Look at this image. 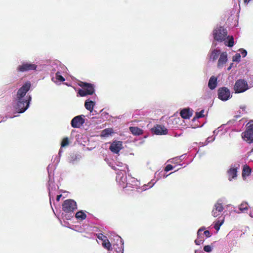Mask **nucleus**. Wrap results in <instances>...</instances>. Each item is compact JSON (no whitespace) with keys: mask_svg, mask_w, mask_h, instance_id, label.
Masks as SVG:
<instances>
[{"mask_svg":"<svg viewBox=\"0 0 253 253\" xmlns=\"http://www.w3.org/2000/svg\"><path fill=\"white\" fill-rule=\"evenodd\" d=\"M30 82L25 83L17 91L14 100V108L18 113L24 112L29 107L32 99L31 96L27 93L30 89Z\"/></svg>","mask_w":253,"mask_h":253,"instance_id":"obj_1","label":"nucleus"},{"mask_svg":"<svg viewBox=\"0 0 253 253\" xmlns=\"http://www.w3.org/2000/svg\"><path fill=\"white\" fill-rule=\"evenodd\" d=\"M212 34L214 41L221 42L225 40L227 36V32L222 27L219 26L213 30Z\"/></svg>","mask_w":253,"mask_h":253,"instance_id":"obj_2","label":"nucleus"},{"mask_svg":"<svg viewBox=\"0 0 253 253\" xmlns=\"http://www.w3.org/2000/svg\"><path fill=\"white\" fill-rule=\"evenodd\" d=\"M119 171L117 173L116 181L123 188L131 187L132 184L126 182V172L123 169H118Z\"/></svg>","mask_w":253,"mask_h":253,"instance_id":"obj_3","label":"nucleus"},{"mask_svg":"<svg viewBox=\"0 0 253 253\" xmlns=\"http://www.w3.org/2000/svg\"><path fill=\"white\" fill-rule=\"evenodd\" d=\"M246 130L242 134L244 140L249 143L253 142V121L247 124Z\"/></svg>","mask_w":253,"mask_h":253,"instance_id":"obj_4","label":"nucleus"},{"mask_svg":"<svg viewBox=\"0 0 253 253\" xmlns=\"http://www.w3.org/2000/svg\"><path fill=\"white\" fill-rule=\"evenodd\" d=\"M49 168H48V189L49 191V196L50 201L51 202V199H53L57 190L56 186L54 184L53 178L52 177V174L51 171H49Z\"/></svg>","mask_w":253,"mask_h":253,"instance_id":"obj_5","label":"nucleus"},{"mask_svg":"<svg viewBox=\"0 0 253 253\" xmlns=\"http://www.w3.org/2000/svg\"><path fill=\"white\" fill-rule=\"evenodd\" d=\"M249 88L247 82L244 79H239L235 84L234 90L235 93H242Z\"/></svg>","mask_w":253,"mask_h":253,"instance_id":"obj_6","label":"nucleus"},{"mask_svg":"<svg viewBox=\"0 0 253 253\" xmlns=\"http://www.w3.org/2000/svg\"><path fill=\"white\" fill-rule=\"evenodd\" d=\"M80 85L82 87V89H80L78 93L81 96L91 95L94 92V86L90 84L82 83Z\"/></svg>","mask_w":253,"mask_h":253,"instance_id":"obj_7","label":"nucleus"},{"mask_svg":"<svg viewBox=\"0 0 253 253\" xmlns=\"http://www.w3.org/2000/svg\"><path fill=\"white\" fill-rule=\"evenodd\" d=\"M57 67L56 76L52 78V81L55 83L63 82L65 81V79L61 76V74L66 72V68L59 61H57Z\"/></svg>","mask_w":253,"mask_h":253,"instance_id":"obj_8","label":"nucleus"},{"mask_svg":"<svg viewBox=\"0 0 253 253\" xmlns=\"http://www.w3.org/2000/svg\"><path fill=\"white\" fill-rule=\"evenodd\" d=\"M77 208L76 202L71 199L65 200L62 205L63 210L66 213H72Z\"/></svg>","mask_w":253,"mask_h":253,"instance_id":"obj_9","label":"nucleus"},{"mask_svg":"<svg viewBox=\"0 0 253 253\" xmlns=\"http://www.w3.org/2000/svg\"><path fill=\"white\" fill-rule=\"evenodd\" d=\"M37 68V65L30 62H23L17 68V71L20 72H24L31 70H35Z\"/></svg>","mask_w":253,"mask_h":253,"instance_id":"obj_10","label":"nucleus"},{"mask_svg":"<svg viewBox=\"0 0 253 253\" xmlns=\"http://www.w3.org/2000/svg\"><path fill=\"white\" fill-rule=\"evenodd\" d=\"M218 98L222 101H227L232 96L230 90L225 87L219 88L218 90Z\"/></svg>","mask_w":253,"mask_h":253,"instance_id":"obj_11","label":"nucleus"},{"mask_svg":"<svg viewBox=\"0 0 253 253\" xmlns=\"http://www.w3.org/2000/svg\"><path fill=\"white\" fill-rule=\"evenodd\" d=\"M240 165L236 164L232 165L227 171L228 180L232 181L233 179L236 178L237 176V170L239 169Z\"/></svg>","mask_w":253,"mask_h":253,"instance_id":"obj_12","label":"nucleus"},{"mask_svg":"<svg viewBox=\"0 0 253 253\" xmlns=\"http://www.w3.org/2000/svg\"><path fill=\"white\" fill-rule=\"evenodd\" d=\"M216 43L213 42L211 49L209 53V56L210 60L213 61H215L218 57L219 55H220V50L217 48H214L216 46Z\"/></svg>","mask_w":253,"mask_h":253,"instance_id":"obj_13","label":"nucleus"},{"mask_svg":"<svg viewBox=\"0 0 253 253\" xmlns=\"http://www.w3.org/2000/svg\"><path fill=\"white\" fill-rule=\"evenodd\" d=\"M83 117L84 116L80 115L74 117L71 121V126L74 128H80L85 122Z\"/></svg>","mask_w":253,"mask_h":253,"instance_id":"obj_14","label":"nucleus"},{"mask_svg":"<svg viewBox=\"0 0 253 253\" xmlns=\"http://www.w3.org/2000/svg\"><path fill=\"white\" fill-rule=\"evenodd\" d=\"M224 208L222 205L221 200H218L217 202L214 205L213 209L211 212V214L213 217H217L218 216L220 212H221Z\"/></svg>","mask_w":253,"mask_h":253,"instance_id":"obj_15","label":"nucleus"},{"mask_svg":"<svg viewBox=\"0 0 253 253\" xmlns=\"http://www.w3.org/2000/svg\"><path fill=\"white\" fill-rule=\"evenodd\" d=\"M123 148L122 141H113L110 146L109 149L111 152L115 154H118L119 151Z\"/></svg>","mask_w":253,"mask_h":253,"instance_id":"obj_16","label":"nucleus"},{"mask_svg":"<svg viewBox=\"0 0 253 253\" xmlns=\"http://www.w3.org/2000/svg\"><path fill=\"white\" fill-rule=\"evenodd\" d=\"M227 54L226 52H222L219 56V58L218 61L217 67L218 68H221L223 67L225 63L227 61Z\"/></svg>","mask_w":253,"mask_h":253,"instance_id":"obj_17","label":"nucleus"},{"mask_svg":"<svg viewBox=\"0 0 253 253\" xmlns=\"http://www.w3.org/2000/svg\"><path fill=\"white\" fill-rule=\"evenodd\" d=\"M153 130L157 135H165L168 133V129L164 126L161 125H157L153 129Z\"/></svg>","mask_w":253,"mask_h":253,"instance_id":"obj_18","label":"nucleus"},{"mask_svg":"<svg viewBox=\"0 0 253 253\" xmlns=\"http://www.w3.org/2000/svg\"><path fill=\"white\" fill-rule=\"evenodd\" d=\"M116 238L117 240L120 241V246L118 248H116L115 245H114V248L117 253H124V242L120 236H117Z\"/></svg>","mask_w":253,"mask_h":253,"instance_id":"obj_19","label":"nucleus"},{"mask_svg":"<svg viewBox=\"0 0 253 253\" xmlns=\"http://www.w3.org/2000/svg\"><path fill=\"white\" fill-rule=\"evenodd\" d=\"M217 78L214 76H211L210 78L208 83V86L211 89H213L216 87L217 84Z\"/></svg>","mask_w":253,"mask_h":253,"instance_id":"obj_20","label":"nucleus"},{"mask_svg":"<svg viewBox=\"0 0 253 253\" xmlns=\"http://www.w3.org/2000/svg\"><path fill=\"white\" fill-rule=\"evenodd\" d=\"M82 156L80 154H73L69 158V162L72 164L76 163L80 160Z\"/></svg>","mask_w":253,"mask_h":253,"instance_id":"obj_21","label":"nucleus"},{"mask_svg":"<svg viewBox=\"0 0 253 253\" xmlns=\"http://www.w3.org/2000/svg\"><path fill=\"white\" fill-rule=\"evenodd\" d=\"M70 143V141L68 137H65L62 139V141L61 143V148L59 150L58 153L59 156L61 155V153L62 152V148L67 147L68 146H69Z\"/></svg>","mask_w":253,"mask_h":253,"instance_id":"obj_22","label":"nucleus"},{"mask_svg":"<svg viewBox=\"0 0 253 253\" xmlns=\"http://www.w3.org/2000/svg\"><path fill=\"white\" fill-rule=\"evenodd\" d=\"M95 105L94 101H91L90 100L87 99L84 103L85 108L90 112L93 111V107Z\"/></svg>","mask_w":253,"mask_h":253,"instance_id":"obj_23","label":"nucleus"},{"mask_svg":"<svg viewBox=\"0 0 253 253\" xmlns=\"http://www.w3.org/2000/svg\"><path fill=\"white\" fill-rule=\"evenodd\" d=\"M251 173V169L249 166L244 165L242 171V176L244 179H245L247 176H248Z\"/></svg>","mask_w":253,"mask_h":253,"instance_id":"obj_24","label":"nucleus"},{"mask_svg":"<svg viewBox=\"0 0 253 253\" xmlns=\"http://www.w3.org/2000/svg\"><path fill=\"white\" fill-rule=\"evenodd\" d=\"M116 166L113 165V164H111V163L109 164V166L115 170H118V169H123V168H127V165L126 164H123L121 162H118L116 164Z\"/></svg>","mask_w":253,"mask_h":253,"instance_id":"obj_25","label":"nucleus"},{"mask_svg":"<svg viewBox=\"0 0 253 253\" xmlns=\"http://www.w3.org/2000/svg\"><path fill=\"white\" fill-rule=\"evenodd\" d=\"M129 130L134 135H139L143 133V130L137 127L131 126L129 127Z\"/></svg>","mask_w":253,"mask_h":253,"instance_id":"obj_26","label":"nucleus"},{"mask_svg":"<svg viewBox=\"0 0 253 253\" xmlns=\"http://www.w3.org/2000/svg\"><path fill=\"white\" fill-rule=\"evenodd\" d=\"M114 133V130L112 128H108L103 130L101 133L102 137H108Z\"/></svg>","mask_w":253,"mask_h":253,"instance_id":"obj_27","label":"nucleus"},{"mask_svg":"<svg viewBox=\"0 0 253 253\" xmlns=\"http://www.w3.org/2000/svg\"><path fill=\"white\" fill-rule=\"evenodd\" d=\"M180 115L184 119H189L192 114L188 109H183L180 112Z\"/></svg>","mask_w":253,"mask_h":253,"instance_id":"obj_28","label":"nucleus"},{"mask_svg":"<svg viewBox=\"0 0 253 253\" xmlns=\"http://www.w3.org/2000/svg\"><path fill=\"white\" fill-rule=\"evenodd\" d=\"M239 210L243 212H245L249 209V205L248 203L243 202L239 205Z\"/></svg>","mask_w":253,"mask_h":253,"instance_id":"obj_29","label":"nucleus"},{"mask_svg":"<svg viewBox=\"0 0 253 253\" xmlns=\"http://www.w3.org/2000/svg\"><path fill=\"white\" fill-rule=\"evenodd\" d=\"M224 220L223 218L222 219H218L217 220L214 222V228H215V230H216L217 231H218L219 230L220 226L224 223Z\"/></svg>","mask_w":253,"mask_h":253,"instance_id":"obj_30","label":"nucleus"},{"mask_svg":"<svg viewBox=\"0 0 253 253\" xmlns=\"http://www.w3.org/2000/svg\"><path fill=\"white\" fill-rule=\"evenodd\" d=\"M102 246L104 248L107 249L108 251L112 250L111 244L107 239L103 240L102 243Z\"/></svg>","mask_w":253,"mask_h":253,"instance_id":"obj_31","label":"nucleus"},{"mask_svg":"<svg viewBox=\"0 0 253 253\" xmlns=\"http://www.w3.org/2000/svg\"><path fill=\"white\" fill-rule=\"evenodd\" d=\"M156 182V181H155V180H154V179L152 180L150 182L148 183V184L144 185L142 186V190L143 191H145L150 188L152 187Z\"/></svg>","mask_w":253,"mask_h":253,"instance_id":"obj_32","label":"nucleus"},{"mask_svg":"<svg viewBox=\"0 0 253 253\" xmlns=\"http://www.w3.org/2000/svg\"><path fill=\"white\" fill-rule=\"evenodd\" d=\"M86 217V214L82 211H78L76 214V217L79 219L83 220Z\"/></svg>","mask_w":253,"mask_h":253,"instance_id":"obj_33","label":"nucleus"},{"mask_svg":"<svg viewBox=\"0 0 253 253\" xmlns=\"http://www.w3.org/2000/svg\"><path fill=\"white\" fill-rule=\"evenodd\" d=\"M228 41L225 42V44L229 47H232L234 45V39L232 36L228 37Z\"/></svg>","mask_w":253,"mask_h":253,"instance_id":"obj_34","label":"nucleus"},{"mask_svg":"<svg viewBox=\"0 0 253 253\" xmlns=\"http://www.w3.org/2000/svg\"><path fill=\"white\" fill-rule=\"evenodd\" d=\"M241 54L240 53H237L233 57V61L239 62L241 60Z\"/></svg>","mask_w":253,"mask_h":253,"instance_id":"obj_35","label":"nucleus"},{"mask_svg":"<svg viewBox=\"0 0 253 253\" xmlns=\"http://www.w3.org/2000/svg\"><path fill=\"white\" fill-rule=\"evenodd\" d=\"M52 69H51V73L54 74L55 73L56 74V72H57V61L56 62H54L52 64L51 66Z\"/></svg>","mask_w":253,"mask_h":253,"instance_id":"obj_36","label":"nucleus"},{"mask_svg":"<svg viewBox=\"0 0 253 253\" xmlns=\"http://www.w3.org/2000/svg\"><path fill=\"white\" fill-rule=\"evenodd\" d=\"M204 110H202L201 111H200L199 112H197L196 114V116L197 118L203 117L204 116Z\"/></svg>","mask_w":253,"mask_h":253,"instance_id":"obj_37","label":"nucleus"},{"mask_svg":"<svg viewBox=\"0 0 253 253\" xmlns=\"http://www.w3.org/2000/svg\"><path fill=\"white\" fill-rule=\"evenodd\" d=\"M215 139V137L212 138L211 137H209L206 140L204 145H207L209 143L212 142Z\"/></svg>","mask_w":253,"mask_h":253,"instance_id":"obj_38","label":"nucleus"},{"mask_svg":"<svg viewBox=\"0 0 253 253\" xmlns=\"http://www.w3.org/2000/svg\"><path fill=\"white\" fill-rule=\"evenodd\" d=\"M204 250L206 252H211L212 251V247L210 245L205 246Z\"/></svg>","mask_w":253,"mask_h":253,"instance_id":"obj_39","label":"nucleus"},{"mask_svg":"<svg viewBox=\"0 0 253 253\" xmlns=\"http://www.w3.org/2000/svg\"><path fill=\"white\" fill-rule=\"evenodd\" d=\"M173 169V167L171 165H168L166 167V168H165V170L166 171H169V170H170L172 169Z\"/></svg>","mask_w":253,"mask_h":253,"instance_id":"obj_40","label":"nucleus"},{"mask_svg":"<svg viewBox=\"0 0 253 253\" xmlns=\"http://www.w3.org/2000/svg\"><path fill=\"white\" fill-rule=\"evenodd\" d=\"M240 51L241 52V55H242L243 57H245L247 55V52L246 50L240 49Z\"/></svg>","mask_w":253,"mask_h":253,"instance_id":"obj_41","label":"nucleus"},{"mask_svg":"<svg viewBox=\"0 0 253 253\" xmlns=\"http://www.w3.org/2000/svg\"><path fill=\"white\" fill-rule=\"evenodd\" d=\"M179 159L178 157H175L169 160V161L171 163H177L178 160Z\"/></svg>","mask_w":253,"mask_h":253,"instance_id":"obj_42","label":"nucleus"},{"mask_svg":"<svg viewBox=\"0 0 253 253\" xmlns=\"http://www.w3.org/2000/svg\"><path fill=\"white\" fill-rule=\"evenodd\" d=\"M203 239H197L195 240V244L197 245H200V244L203 243Z\"/></svg>","mask_w":253,"mask_h":253,"instance_id":"obj_43","label":"nucleus"},{"mask_svg":"<svg viewBox=\"0 0 253 253\" xmlns=\"http://www.w3.org/2000/svg\"><path fill=\"white\" fill-rule=\"evenodd\" d=\"M205 229V228L204 227H202V228H200L198 232H197V237L198 238H200V233H201L203 231H204V230Z\"/></svg>","mask_w":253,"mask_h":253,"instance_id":"obj_44","label":"nucleus"},{"mask_svg":"<svg viewBox=\"0 0 253 253\" xmlns=\"http://www.w3.org/2000/svg\"><path fill=\"white\" fill-rule=\"evenodd\" d=\"M204 235L206 236V237H211V235L209 231L206 230L204 232Z\"/></svg>","mask_w":253,"mask_h":253,"instance_id":"obj_45","label":"nucleus"},{"mask_svg":"<svg viewBox=\"0 0 253 253\" xmlns=\"http://www.w3.org/2000/svg\"><path fill=\"white\" fill-rule=\"evenodd\" d=\"M98 238L99 239L101 240L103 242V240L107 239V238L105 236H104L103 234L99 235L98 236Z\"/></svg>","mask_w":253,"mask_h":253,"instance_id":"obj_46","label":"nucleus"},{"mask_svg":"<svg viewBox=\"0 0 253 253\" xmlns=\"http://www.w3.org/2000/svg\"><path fill=\"white\" fill-rule=\"evenodd\" d=\"M62 197V195L60 194V195H58L57 196V197H56V200L57 201H59L61 197Z\"/></svg>","mask_w":253,"mask_h":253,"instance_id":"obj_47","label":"nucleus"},{"mask_svg":"<svg viewBox=\"0 0 253 253\" xmlns=\"http://www.w3.org/2000/svg\"><path fill=\"white\" fill-rule=\"evenodd\" d=\"M72 216L71 215H67L66 214H65V215H64V217H65V219L68 220V219H70V217H71Z\"/></svg>","mask_w":253,"mask_h":253,"instance_id":"obj_48","label":"nucleus"},{"mask_svg":"<svg viewBox=\"0 0 253 253\" xmlns=\"http://www.w3.org/2000/svg\"><path fill=\"white\" fill-rule=\"evenodd\" d=\"M218 131H217L216 130H215L213 131V133L214 134L217 135V133H218Z\"/></svg>","mask_w":253,"mask_h":253,"instance_id":"obj_49","label":"nucleus"},{"mask_svg":"<svg viewBox=\"0 0 253 253\" xmlns=\"http://www.w3.org/2000/svg\"><path fill=\"white\" fill-rule=\"evenodd\" d=\"M203 236H202V234L201 233H200V238H198L199 239H203Z\"/></svg>","mask_w":253,"mask_h":253,"instance_id":"obj_50","label":"nucleus"},{"mask_svg":"<svg viewBox=\"0 0 253 253\" xmlns=\"http://www.w3.org/2000/svg\"><path fill=\"white\" fill-rule=\"evenodd\" d=\"M251 0H244L245 2H249Z\"/></svg>","mask_w":253,"mask_h":253,"instance_id":"obj_51","label":"nucleus"},{"mask_svg":"<svg viewBox=\"0 0 253 253\" xmlns=\"http://www.w3.org/2000/svg\"><path fill=\"white\" fill-rule=\"evenodd\" d=\"M231 68H232V66H231V65H230V66L228 68V69H228V70H230L231 69Z\"/></svg>","mask_w":253,"mask_h":253,"instance_id":"obj_52","label":"nucleus"},{"mask_svg":"<svg viewBox=\"0 0 253 253\" xmlns=\"http://www.w3.org/2000/svg\"><path fill=\"white\" fill-rule=\"evenodd\" d=\"M131 179H132V182L135 181V179H134L133 178H131Z\"/></svg>","mask_w":253,"mask_h":253,"instance_id":"obj_53","label":"nucleus"},{"mask_svg":"<svg viewBox=\"0 0 253 253\" xmlns=\"http://www.w3.org/2000/svg\"><path fill=\"white\" fill-rule=\"evenodd\" d=\"M168 175H164V178H166V177H167Z\"/></svg>","mask_w":253,"mask_h":253,"instance_id":"obj_54","label":"nucleus"},{"mask_svg":"<svg viewBox=\"0 0 253 253\" xmlns=\"http://www.w3.org/2000/svg\"><path fill=\"white\" fill-rule=\"evenodd\" d=\"M250 216L252 217V214H250Z\"/></svg>","mask_w":253,"mask_h":253,"instance_id":"obj_55","label":"nucleus"},{"mask_svg":"<svg viewBox=\"0 0 253 253\" xmlns=\"http://www.w3.org/2000/svg\"><path fill=\"white\" fill-rule=\"evenodd\" d=\"M252 152H253V149L252 150Z\"/></svg>","mask_w":253,"mask_h":253,"instance_id":"obj_56","label":"nucleus"},{"mask_svg":"<svg viewBox=\"0 0 253 253\" xmlns=\"http://www.w3.org/2000/svg\"><path fill=\"white\" fill-rule=\"evenodd\" d=\"M197 253V252H196H196H195V253Z\"/></svg>","mask_w":253,"mask_h":253,"instance_id":"obj_57","label":"nucleus"}]
</instances>
